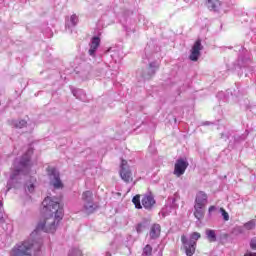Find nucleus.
<instances>
[{"instance_id":"1","label":"nucleus","mask_w":256,"mask_h":256,"mask_svg":"<svg viewBox=\"0 0 256 256\" xmlns=\"http://www.w3.org/2000/svg\"><path fill=\"white\" fill-rule=\"evenodd\" d=\"M43 213L46 217L41 220L36 229L30 234V238L22 243L16 244L10 251V256H33L41 251L43 241L39 235L40 231L55 233L59 221L63 219V207L58 199L46 197L42 202Z\"/></svg>"},{"instance_id":"2","label":"nucleus","mask_w":256,"mask_h":256,"mask_svg":"<svg viewBox=\"0 0 256 256\" xmlns=\"http://www.w3.org/2000/svg\"><path fill=\"white\" fill-rule=\"evenodd\" d=\"M29 161H31V156H29V154H25L20 161H14V168L6 186L7 191H11L13 187H17L16 183L21 181L22 175H27V173H29Z\"/></svg>"},{"instance_id":"3","label":"nucleus","mask_w":256,"mask_h":256,"mask_svg":"<svg viewBox=\"0 0 256 256\" xmlns=\"http://www.w3.org/2000/svg\"><path fill=\"white\" fill-rule=\"evenodd\" d=\"M199 239H201V234L199 232H193L190 235V239H187V236L185 235L181 236L182 245L187 256L195 255V249Z\"/></svg>"},{"instance_id":"4","label":"nucleus","mask_w":256,"mask_h":256,"mask_svg":"<svg viewBox=\"0 0 256 256\" xmlns=\"http://www.w3.org/2000/svg\"><path fill=\"white\" fill-rule=\"evenodd\" d=\"M119 174L122 181L125 183H131V181H133V173L131 172L129 163H127L125 159H121Z\"/></svg>"},{"instance_id":"5","label":"nucleus","mask_w":256,"mask_h":256,"mask_svg":"<svg viewBox=\"0 0 256 256\" xmlns=\"http://www.w3.org/2000/svg\"><path fill=\"white\" fill-rule=\"evenodd\" d=\"M47 173L50 179V185H53L54 189H63V182L59 176V171L53 167H48Z\"/></svg>"},{"instance_id":"6","label":"nucleus","mask_w":256,"mask_h":256,"mask_svg":"<svg viewBox=\"0 0 256 256\" xmlns=\"http://www.w3.org/2000/svg\"><path fill=\"white\" fill-rule=\"evenodd\" d=\"M82 200L84 202L85 213L91 214L95 211V204H93V192L85 191L82 194Z\"/></svg>"},{"instance_id":"7","label":"nucleus","mask_w":256,"mask_h":256,"mask_svg":"<svg viewBox=\"0 0 256 256\" xmlns=\"http://www.w3.org/2000/svg\"><path fill=\"white\" fill-rule=\"evenodd\" d=\"M159 69V64L157 62L149 63L148 67L144 71H138L142 75L143 79H151L157 70Z\"/></svg>"},{"instance_id":"8","label":"nucleus","mask_w":256,"mask_h":256,"mask_svg":"<svg viewBox=\"0 0 256 256\" xmlns=\"http://www.w3.org/2000/svg\"><path fill=\"white\" fill-rule=\"evenodd\" d=\"M187 167H189V162H187V160L178 159L174 166V175H176V177H181V175H184Z\"/></svg>"},{"instance_id":"9","label":"nucleus","mask_w":256,"mask_h":256,"mask_svg":"<svg viewBox=\"0 0 256 256\" xmlns=\"http://www.w3.org/2000/svg\"><path fill=\"white\" fill-rule=\"evenodd\" d=\"M201 51H203V45L201 44V40H197L192 46L191 54L189 56L190 61H199Z\"/></svg>"},{"instance_id":"10","label":"nucleus","mask_w":256,"mask_h":256,"mask_svg":"<svg viewBox=\"0 0 256 256\" xmlns=\"http://www.w3.org/2000/svg\"><path fill=\"white\" fill-rule=\"evenodd\" d=\"M99 45H101V38L94 36L90 42V49L88 50V54L90 57H95L97 53V49H99Z\"/></svg>"},{"instance_id":"11","label":"nucleus","mask_w":256,"mask_h":256,"mask_svg":"<svg viewBox=\"0 0 256 256\" xmlns=\"http://www.w3.org/2000/svg\"><path fill=\"white\" fill-rule=\"evenodd\" d=\"M142 205L144 209H148V210L153 209V206L155 205V198L153 197V195L151 194L145 195L142 198Z\"/></svg>"},{"instance_id":"12","label":"nucleus","mask_w":256,"mask_h":256,"mask_svg":"<svg viewBox=\"0 0 256 256\" xmlns=\"http://www.w3.org/2000/svg\"><path fill=\"white\" fill-rule=\"evenodd\" d=\"M195 205L198 207H205L207 205V194L200 191L196 194Z\"/></svg>"},{"instance_id":"13","label":"nucleus","mask_w":256,"mask_h":256,"mask_svg":"<svg viewBox=\"0 0 256 256\" xmlns=\"http://www.w3.org/2000/svg\"><path fill=\"white\" fill-rule=\"evenodd\" d=\"M160 235H161V225L153 224L150 227V232H149L150 239H159Z\"/></svg>"},{"instance_id":"14","label":"nucleus","mask_w":256,"mask_h":256,"mask_svg":"<svg viewBox=\"0 0 256 256\" xmlns=\"http://www.w3.org/2000/svg\"><path fill=\"white\" fill-rule=\"evenodd\" d=\"M194 217L201 221L205 217V206H196L194 205Z\"/></svg>"},{"instance_id":"15","label":"nucleus","mask_w":256,"mask_h":256,"mask_svg":"<svg viewBox=\"0 0 256 256\" xmlns=\"http://www.w3.org/2000/svg\"><path fill=\"white\" fill-rule=\"evenodd\" d=\"M206 5L210 11H217L221 7V2L219 0H207Z\"/></svg>"},{"instance_id":"16","label":"nucleus","mask_w":256,"mask_h":256,"mask_svg":"<svg viewBox=\"0 0 256 256\" xmlns=\"http://www.w3.org/2000/svg\"><path fill=\"white\" fill-rule=\"evenodd\" d=\"M206 236L210 243H215V241H217V234H215V230L207 229Z\"/></svg>"},{"instance_id":"17","label":"nucleus","mask_w":256,"mask_h":256,"mask_svg":"<svg viewBox=\"0 0 256 256\" xmlns=\"http://www.w3.org/2000/svg\"><path fill=\"white\" fill-rule=\"evenodd\" d=\"M79 23V17H77L75 14L70 16V19L66 21L67 27H75Z\"/></svg>"},{"instance_id":"18","label":"nucleus","mask_w":256,"mask_h":256,"mask_svg":"<svg viewBox=\"0 0 256 256\" xmlns=\"http://www.w3.org/2000/svg\"><path fill=\"white\" fill-rule=\"evenodd\" d=\"M12 125L16 129H23V127H27V121H25V120H14L12 122Z\"/></svg>"},{"instance_id":"19","label":"nucleus","mask_w":256,"mask_h":256,"mask_svg":"<svg viewBox=\"0 0 256 256\" xmlns=\"http://www.w3.org/2000/svg\"><path fill=\"white\" fill-rule=\"evenodd\" d=\"M132 203H134L136 209H143V206L141 205V195L134 196Z\"/></svg>"},{"instance_id":"20","label":"nucleus","mask_w":256,"mask_h":256,"mask_svg":"<svg viewBox=\"0 0 256 256\" xmlns=\"http://www.w3.org/2000/svg\"><path fill=\"white\" fill-rule=\"evenodd\" d=\"M153 253V247L151 245H146L143 249L142 256H151Z\"/></svg>"},{"instance_id":"21","label":"nucleus","mask_w":256,"mask_h":256,"mask_svg":"<svg viewBox=\"0 0 256 256\" xmlns=\"http://www.w3.org/2000/svg\"><path fill=\"white\" fill-rule=\"evenodd\" d=\"M69 256H83V252H81V250L78 248H73L70 250Z\"/></svg>"},{"instance_id":"22","label":"nucleus","mask_w":256,"mask_h":256,"mask_svg":"<svg viewBox=\"0 0 256 256\" xmlns=\"http://www.w3.org/2000/svg\"><path fill=\"white\" fill-rule=\"evenodd\" d=\"M72 93L76 99L83 100V97H81V95H83V90L76 89V90H73Z\"/></svg>"},{"instance_id":"23","label":"nucleus","mask_w":256,"mask_h":256,"mask_svg":"<svg viewBox=\"0 0 256 256\" xmlns=\"http://www.w3.org/2000/svg\"><path fill=\"white\" fill-rule=\"evenodd\" d=\"M244 227L248 231H251V229H255V220H251V221L247 222L246 224H244Z\"/></svg>"},{"instance_id":"24","label":"nucleus","mask_w":256,"mask_h":256,"mask_svg":"<svg viewBox=\"0 0 256 256\" xmlns=\"http://www.w3.org/2000/svg\"><path fill=\"white\" fill-rule=\"evenodd\" d=\"M220 213L224 221H229V213H227V211H225L223 208H220Z\"/></svg>"},{"instance_id":"25","label":"nucleus","mask_w":256,"mask_h":256,"mask_svg":"<svg viewBox=\"0 0 256 256\" xmlns=\"http://www.w3.org/2000/svg\"><path fill=\"white\" fill-rule=\"evenodd\" d=\"M143 229H145V224H138L136 226L137 233H143Z\"/></svg>"},{"instance_id":"26","label":"nucleus","mask_w":256,"mask_h":256,"mask_svg":"<svg viewBox=\"0 0 256 256\" xmlns=\"http://www.w3.org/2000/svg\"><path fill=\"white\" fill-rule=\"evenodd\" d=\"M250 247H251V249L256 251V237L252 238V240L250 242Z\"/></svg>"},{"instance_id":"27","label":"nucleus","mask_w":256,"mask_h":256,"mask_svg":"<svg viewBox=\"0 0 256 256\" xmlns=\"http://www.w3.org/2000/svg\"><path fill=\"white\" fill-rule=\"evenodd\" d=\"M27 191L29 193H33L35 191V185L34 184H28L27 185Z\"/></svg>"},{"instance_id":"28","label":"nucleus","mask_w":256,"mask_h":256,"mask_svg":"<svg viewBox=\"0 0 256 256\" xmlns=\"http://www.w3.org/2000/svg\"><path fill=\"white\" fill-rule=\"evenodd\" d=\"M3 218V202L0 201V221Z\"/></svg>"},{"instance_id":"29","label":"nucleus","mask_w":256,"mask_h":256,"mask_svg":"<svg viewBox=\"0 0 256 256\" xmlns=\"http://www.w3.org/2000/svg\"><path fill=\"white\" fill-rule=\"evenodd\" d=\"M216 210H217V207H215V206H210L209 209H208L209 215H211V213H213V211H216Z\"/></svg>"},{"instance_id":"30","label":"nucleus","mask_w":256,"mask_h":256,"mask_svg":"<svg viewBox=\"0 0 256 256\" xmlns=\"http://www.w3.org/2000/svg\"><path fill=\"white\" fill-rule=\"evenodd\" d=\"M161 213H162L163 217L167 216V207L163 208Z\"/></svg>"},{"instance_id":"31","label":"nucleus","mask_w":256,"mask_h":256,"mask_svg":"<svg viewBox=\"0 0 256 256\" xmlns=\"http://www.w3.org/2000/svg\"><path fill=\"white\" fill-rule=\"evenodd\" d=\"M245 256H256V253L248 252L247 254H245Z\"/></svg>"},{"instance_id":"32","label":"nucleus","mask_w":256,"mask_h":256,"mask_svg":"<svg viewBox=\"0 0 256 256\" xmlns=\"http://www.w3.org/2000/svg\"><path fill=\"white\" fill-rule=\"evenodd\" d=\"M204 125H209V122H205Z\"/></svg>"}]
</instances>
